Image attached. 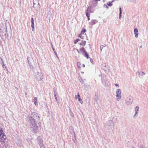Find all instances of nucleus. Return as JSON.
<instances>
[{"label":"nucleus","instance_id":"3c124183","mask_svg":"<svg viewBox=\"0 0 148 148\" xmlns=\"http://www.w3.org/2000/svg\"><path fill=\"white\" fill-rule=\"evenodd\" d=\"M104 21H104V22H105V23L106 22V21H105V20H104Z\"/></svg>","mask_w":148,"mask_h":148},{"label":"nucleus","instance_id":"5fc2aeb1","mask_svg":"<svg viewBox=\"0 0 148 148\" xmlns=\"http://www.w3.org/2000/svg\"><path fill=\"white\" fill-rule=\"evenodd\" d=\"M5 68H7L5 66Z\"/></svg>","mask_w":148,"mask_h":148},{"label":"nucleus","instance_id":"37998d69","mask_svg":"<svg viewBox=\"0 0 148 148\" xmlns=\"http://www.w3.org/2000/svg\"><path fill=\"white\" fill-rule=\"evenodd\" d=\"M2 63H3V64L2 65V66H3V68H4V66H4V64H3V62H2Z\"/></svg>","mask_w":148,"mask_h":148},{"label":"nucleus","instance_id":"79ce46f5","mask_svg":"<svg viewBox=\"0 0 148 148\" xmlns=\"http://www.w3.org/2000/svg\"><path fill=\"white\" fill-rule=\"evenodd\" d=\"M82 36V35L81 34H79V37H81Z\"/></svg>","mask_w":148,"mask_h":148},{"label":"nucleus","instance_id":"a18cd8bd","mask_svg":"<svg viewBox=\"0 0 148 148\" xmlns=\"http://www.w3.org/2000/svg\"><path fill=\"white\" fill-rule=\"evenodd\" d=\"M144 147L143 146H141L140 147V148H144Z\"/></svg>","mask_w":148,"mask_h":148},{"label":"nucleus","instance_id":"20e7f679","mask_svg":"<svg viewBox=\"0 0 148 148\" xmlns=\"http://www.w3.org/2000/svg\"><path fill=\"white\" fill-rule=\"evenodd\" d=\"M106 125L107 127L112 130V128L114 127V124L113 121L112 120H109L106 123Z\"/></svg>","mask_w":148,"mask_h":148},{"label":"nucleus","instance_id":"6e6552de","mask_svg":"<svg viewBox=\"0 0 148 148\" xmlns=\"http://www.w3.org/2000/svg\"><path fill=\"white\" fill-rule=\"evenodd\" d=\"M40 7L39 4H36V5L34 4L33 6V7L37 11H38L40 10Z\"/></svg>","mask_w":148,"mask_h":148},{"label":"nucleus","instance_id":"0eeeda50","mask_svg":"<svg viewBox=\"0 0 148 148\" xmlns=\"http://www.w3.org/2000/svg\"><path fill=\"white\" fill-rule=\"evenodd\" d=\"M6 136L5 135H3L0 137V143H1L2 144L5 143V141L6 140Z\"/></svg>","mask_w":148,"mask_h":148},{"label":"nucleus","instance_id":"1a4fd4ad","mask_svg":"<svg viewBox=\"0 0 148 148\" xmlns=\"http://www.w3.org/2000/svg\"><path fill=\"white\" fill-rule=\"evenodd\" d=\"M16 143L18 146L21 147L22 145V144L21 141L19 139H18L16 140Z\"/></svg>","mask_w":148,"mask_h":148},{"label":"nucleus","instance_id":"ddd939ff","mask_svg":"<svg viewBox=\"0 0 148 148\" xmlns=\"http://www.w3.org/2000/svg\"><path fill=\"white\" fill-rule=\"evenodd\" d=\"M119 18L120 19H121L122 16V9L121 7L119 8Z\"/></svg>","mask_w":148,"mask_h":148},{"label":"nucleus","instance_id":"9d476101","mask_svg":"<svg viewBox=\"0 0 148 148\" xmlns=\"http://www.w3.org/2000/svg\"><path fill=\"white\" fill-rule=\"evenodd\" d=\"M134 33L135 36L136 38H137L138 37V29L137 28H135L134 29Z\"/></svg>","mask_w":148,"mask_h":148},{"label":"nucleus","instance_id":"cd10ccee","mask_svg":"<svg viewBox=\"0 0 148 148\" xmlns=\"http://www.w3.org/2000/svg\"><path fill=\"white\" fill-rule=\"evenodd\" d=\"M52 49H53V51L55 54V55L56 56V57H58V56H57V53H56V52L55 51V49H54V48L52 47Z\"/></svg>","mask_w":148,"mask_h":148},{"label":"nucleus","instance_id":"423d86ee","mask_svg":"<svg viewBox=\"0 0 148 148\" xmlns=\"http://www.w3.org/2000/svg\"><path fill=\"white\" fill-rule=\"evenodd\" d=\"M34 75L38 80H40L42 78V75L41 73L38 72H36Z\"/></svg>","mask_w":148,"mask_h":148},{"label":"nucleus","instance_id":"de8ad7c7","mask_svg":"<svg viewBox=\"0 0 148 148\" xmlns=\"http://www.w3.org/2000/svg\"><path fill=\"white\" fill-rule=\"evenodd\" d=\"M82 66H83L84 67H85V64H83Z\"/></svg>","mask_w":148,"mask_h":148},{"label":"nucleus","instance_id":"6e6d98bb","mask_svg":"<svg viewBox=\"0 0 148 148\" xmlns=\"http://www.w3.org/2000/svg\"><path fill=\"white\" fill-rule=\"evenodd\" d=\"M15 88L16 89H17L16 87H15Z\"/></svg>","mask_w":148,"mask_h":148},{"label":"nucleus","instance_id":"58836bf2","mask_svg":"<svg viewBox=\"0 0 148 148\" xmlns=\"http://www.w3.org/2000/svg\"><path fill=\"white\" fill-rule=\"evenodd\" d=\"M77 97H78V98L80 97V96L79 93V92H78L77 93Z\"/></svg>","mask_w":148,"mask_h":148},{"label":"nucleus","instance_id":"603ef678","mask_svg":"<svg viewBox=\"0 0 148 148\" xmlns=\"http://www.w3.org/2000/svg\"><path fill=\"white\" fill-rule=\"evenodd\" d=\"M104 21H104V22H105V23L106 22V21H105V20H104Z\"/></svg>","mask_w":148,"mask_h":148},{"label":"nucleus","instance_id":"473e14b6","mask_svg":"<svg viewBox=\"0 0 148 148\" xmlns=\"http://www.w3.org/2000/svg\"><path fill=\"white\" fill-rule=\"evenodd\" d=\"M77 52L79 53H82V52H81V51H80V50L79 49V50H78L77 49Z\"/></svg>","mask_w":148,"mask_h":148},{"label":"nucleus","instance_id":"09e8293b","mask_svg":"<svg viewBox=\"0 0 148 148\" xmlns=\"http://www.w3.org/2000/svg\"><path fill=\"white\" fill-rule=\"evenodd\" d=\"M75 99H77V96L76 95H75Z\"/></svg>","mask_w":148,"mask_h":148},{"label":"nucleus","instance_id":"aec40b11","mask_svg":"<svg viewBox=\"0 0 148 148\" xmlns=\"http://www.w3.org/2000/svg\"><path fill=\"white\" fill-rule=\"evenodd\" d=\"M27 58V60L28 61V62L29 64V66H31V65L32 64H31V62H30L31 58L29 57H28Z\"/></svg>","mask_w":148,"mask_h":148},{"label":"nucleus","instance_id":"bb28decb","mask_svg":"<svg viewBox=\"0 0 148 148\" xmlns=\"http://www.w3.org/2000/svg\"><path fill=\"white\" fill-rule=\"evenodd\" d=\"M98 99V95H95V101H97V100Z\"/></svg>","mask_w":148,"mask_h":148},{"label":"nucleus","instance_id":"6ab92c4d","mask_svg":"<svg viewBox=\"0 0 148 148\" xmlns=\"http://www.w3.org/2000/svg\"><path fill=\"white\" fill-rule=\"evenodd\" d=\"M3 135H5L4 133L3 132V131L2 129L0 130V137L2 136Z\"/></svg>","mask_w":148,"mask_h":148},{"label":"nucleus","instance_id":"b1692460","mask_svg":"<svg viewBox=\"0 0 148 148\" xmlns=\"http://www.w3.org/2000/svg\"><path fill=\"white\" fill-rule=\"evenodd\" d=\"M113 2V1H112L111 2H109L108 3H107V5L109 6H111L112 5V3Z\"/></svg>","mask_w":148,"mask_h":148},{"label":"nucleus","instance_id":"f8f14e48","mask_svg":"<svg viewBox=\"0 0 148 148\" xmlns=\"http://www.w3.org/2000/svg\"><path fill=\"white\" fill-rule=\"evenodd\" d=\"M138 74V76L139 77L142 78L143 77V75H145V73L143 72H138L137 73Z\"/></svg>","mask_w":148,"mask_h":148},{"label":"nucleus","instance_id":"f704fd0d","mask_svg":"<svg viewBox=\"0 0 148 148\" xmlns=\"http://www.w3.org/2000/svg\"><path fill=\"white\" fill-rule=\"evenodd\" d=\"M32 27V31H34V26Z\"/></svg>","mask_w":148,"mask_h":148},{"label":"nucleus","instance_id":"7ed1b4c3","mask_svg":"<svg viewBox=\"0 0 148 148\" xmlns=\"http://www.w3.org/2000/svg\"><path fill=\"white\" fill-rule=\"evenodd\" d=\"M133 101V99L130 96L127 97L125 100V103L127 105H130L132 104Z\"/></svg>","mask_w":148,"mask_h":148},{"label":"nucleus","instance_id":"4d7b16f0","mask_svg":"<svg viewBox=\"0 0 148 148\" xmlns=\"http://www.w3.org/2000/svg\"><path fill=\"white\" fill-rule=\"evenodd\" d=\"M131 148H134V147H132Z\"/></svg>","mask_w":148,"mask_h":148},{"label":"nucleus","instance_id":"2eb2a0df","mask_svg":"<svg viewBox=\"0 0 148 148\" xmlns=\"http://www.w3.org/2000/svg\"><path fill=\"white\" fill-rule=\"evenodd\" d=\"M34 104L36 106L38 105V103H37V98L36 97H35L34 98Z\"/></svg>","mask_w":148,"mask_h":148},{"label":"nucleus","instance_id":"e433bc0d","mask_svg":"<svg viewBox=\"0 0 148 148\" xmlns=\"http://www.w3.org/2000/svg\"><path fill=\"white\" fill-rule=\"evenodd\" d=\"M54 97H55V98L56 97H56V95L55 94V91L54 88Z\"/></svg>","mask_w":148,"mask_h":148},{"label":"nucleus","instance_id":"7c9ffc66","mask_svg":"<svg viewBox=\"0 0 148 148\" xmlns=\"http://www.w3.org/2000/svg\"><path fill=\"white\" fill-rule=\"evenodd\" d=\"M86 29H84L82 30V31H81V33L82 34H84V33L86 32Z\"/></svg>","mask_w":148,"mask_h":148},{"label":"nucleus","instance_id":"a211bd4d","mask_svg":"<svg viewBox=\"0 0 148 148\" xmlns=\"http://www.w3.org/2000/svg\"><path fill=\"white\" fill-rule=\"evenodd\" d=\"M33 4L36 5V4H39L38 0H33Z\"/></svg>","mask_w":148,"mask_h":148},{"label":"nucleus","instance_id":"5701e85b","mask_svg":"<svg viewBox=\"0 0 148 148\" xmlns=\"http://www.w3.org/2000/svg\"><path fill=\"white\" fill-rule=\"evenodd\" d=\"M86 11V12H88L89 13L91 12V9L89 7H88V8H87V10Z\"/></svg>","mask_w":148,"mask_h":148},{"label":"nucleus","instance_id":"4468645a","mask_svg":"<svg viewBox=\"0 0 148 148\" xmlns=\"http://www.w3.org/2000/svg\"><path fill=\"white\" fill-rule=\"evenodd\" d=\"M96 21L95 20H93L91 21V22L89 23V24L91 25H93L96 24Z\"/></svg>","mask_w":148,"mask_h":148},{"label":"nucleus","instance_id":"f257e3e1","mask_svg":"<svg viewBox=\"0 0 148 148\" xmlns=\"http://www.w3.org/2000/svg\"><path fill=\"white\" fill-rule=\"evenodd\" d=\"M31 116L29 117V122L31 130L36 132V129L37 127L36 123V122H38L40 120L39 116L35 112H33L31 115Z\"/></svg>","mask_w":148,"mask_h":148},{"label":"nucleus","instance_id":"49530a36","mask_svg":"<svg viewBox=\"0 0 148 148\" xmlns=\"http://www.w3.org/2000/svg\"><path fill=\"white\" fill-rule=\"evenodd\" d=\"M87 18H88V20H89L90 19V18H89V16L88 17H87Z\"/></svg>","mask_w":148,"mask_h":148},{"label":"nucleus","instance_id":"a878e982","mask_svg":"<svg viewBox=\"0 0 148 148\" xmlns=\"http://www.w3.org/2000/svg\"><path fill=\"white\" fill-rule=\"evenodd\" d=\"M86 43V41H84L83 42H82L80 43V45H82L83 46H84Z\"/></svg>","mask_w":148,"mask_h":148},{"label":"nucleus","instance_id":"72a5a7b5","mask_svg":"<svg viewBox=\"0 0 148 148\" xmlns=\"http://www.w3.org/2000/svg\"><path fill=\"white\" fill-rule=\"evenodd\" d=\"M86 15L87 17L89 16L88 13L87 12H86Z\"/></svg>","mask_w":148,"mask_h":148},{"label":"nucleus","instance_id":"c756f323","mask_svg":"<svg viewBox=\"0 0 148 148\" xmlns=\"http://www.w3.org/2000/svg\"><path fill=\"white\" fill-rule=\"evenodd\" d=\"M78 99V101L80 102V103H83V101H82V99H81V98H80V97Z\"/></svg>","mask_w":148,"mask_h":148},{"label":"nucleus","instance_id":"8fccbe9b","mask_svg":"<svg viewBox=\"0 0 148 148\" xmlns=\"http://www.w3.org/2000/svg\"><path fill=\"white\" fill-rule=\"evenodd\" d=\"M131 1L132 2L134 1V0H131Z\"/></svg>","mask_w":148,"mask_h":148},{"label":"nucleus","instance_id":"c03bdc74","mask_svg":"<svg viewBox=\"0 0 148 148\" xmlns=\"http://www.w3.org/2000/svg\"><path fill=\"white\" fill-rule=\"evenodd\" d=\"M55 99H56V101H58V100H57V97H56V98H55Z\"/></svg>","mask_w":148,"mask_h":148},{"label":"nucleus","instance_id":"c9c22d12","mask_svg":"<svg viewBox=\"0 0 148 148\" xmlns=\"http://www.w3.org/2000/svg\"><path fill=\"white\" fill-rule=\"evenodd\" d=\"M115 85L116 87H119V85L118 84H115Z\"/></svg>","mask_w":148,"mask_h":148},{"label":"nucleus","instance_id":"ea45409f","mask_svg":"<svg viewBox=\"0 0 148 148\" xmlns=\"http://www.w3.org/2000/svg\"><path fill=\"white\" fill-rule=\"evenodd\" d=\"M29 140V145H30L32 144V142L30 140Z\"/></svg>","mask_w":148,"mask_h":148},{"label":"nucleus","instance_id":"13d9d810","mask_svg":"<svg viewBox=\"0 0 148 148\" xmlns=\"http://www.w3.org/2000/svg\"><path fill=\"white\" fill-rule=\"evenodd\" d=\"M0 148H1L0 147Z\"/></svg>","mask_w":148,"mask_h":148},{"label":"nucleus","instance_id":"39448f33","mask_svg":"<svg viewBox=\"0 0 148 148\" xmlns=\"http://www.w3.org/2000/svg\"><path fill=\"white\" fill-rule=\"evenodd\" d=\"M116 97H117L116 100L119 101L121 98V90L120 89L117 90L116 92Z\"/></svg>","mask_w":148,"mask_h":148},{"label":"nucleus","instance_id":"4be33fe9","mask_svg":"<svg viewBox=\"0 0 148 148\" xmlns=\"http://www.w3.org/2000/svg\"><path fill=\"white\" fill-rule=\"evenodd\" d=\"M105 79L107 81H108V79H107L106 78V76H105V77H102V78H101V80H102V82L103 83V84H104V82L103 80H104V79Z\"/></svg>","mask_w":148,"mask_h":148},{"label":"nucleus","instance_id":"f03ea898","mask_svg":"<svg viewBox=\"0 0 148 148\" xmlns=\"http://www.w3.org/2000/svg\"><path fill=\"white\" fill-rule=\"evenodd\" d=\"M36 141L40 148H45L43 145L42 138L41 136H38Z\"/></svg>","mask_w":148,"mask_h":148},{"label":"nucleus","instance_id":"2f4dec72","mask_svg":"<svg viewBox=\"0 0 148 148\" xmlns=\"http://www.w3.org/2000/svg\"><path fill=\"white\" fill-rule=\"evenodd\" d=\"M90 62L92 63V64H93V61L92 59V58H90Z\"/></svg>","mask_w":148,"mask_h":148},{"label":"nucleus","instance_id":"c85d7f7f","mask_svg":"<svg viewBox=\"0 0 148 148\" xmlns=\"http://www.w3.org/2000/svg\"><path fill=\"white\" fill-rule=\"evenodd\" d=\"M80 40V39H79V38H78V39H76V40H75V41H74V43H75V44H76V43L77 42H78V41H79V40Z\"/></svg>","mask_w":148,"mask_h":148},{"label":"nucleus","instance_id":"412c9836","mask_svg":"<svg viewBox=\"0 0 148 148\" xmlns=\"http://www.w3.org/2000/svg\"><path fill=\"white\" fill-rule=\"evenodd\" d=\"M31 23H32L31 27L34 26V19L33 18H31Z\"/></svg>","mask_w":148,"mask_h":148},{"label":"nucleus","instance_id":"a19ab883","mask_svg":"<svg viewBox=\"0 0 148 148\" xmlns=\"http://www.w3.org/2000/svg\"><path fill=\"white\" fill-rule=\"evenodd\" d=\"M70 114L71 116H72V117L73 116V114L72 113H71Z\"/></svg>","mask_w":148,"mask_h":148},{"label":"nucleus","instance_id":"4c0bfd02","mask_svg":"<svg viewBox=\"0 0 148 148\" xmlns=\"http://www.w3.org/2000/svg\"><path fill=\"white\" fill-rule=\"evenodd\" d=\"M103 47H102V46H100V49H101V51L102 49H103Z\"/></svg>","mask_w":148,"mask_h":148},{"label":"nucleus","instance_id":"9b49d317","mask_svg":"<svg viewBox=\"0 0 148 148\" xmlns=\"http://www.w3.org/2000/svg\"><path fill=\"white\" fill-rule=\"evenodd\" d=\"M139 107L138 106H136V107L135 109V114L134 115V117H135L138 114V112L139 111Z\"/></svg>","mask_w":148,"mask_h":148},{"label":"nucleus","instance_id":"864d4df0","mask_svg":"<svg viewBox=\"0 0 148 148\" xmlns=\"http://www.w3.org/2000/svg\"><path fill=\"white\" fill-rule=\"evenodd\" d=\"M140 47V48H141L142 47V46L141 45Z\"/></svg>","mask_w":148,"mask_h":148},{"label":"nucleus","instance_id":"393cba45","mask_svg":"<svg viewBox=\"0 0 148 148\" xmlns=\"http://www.w3.org/2000/svg\"><path fill=\"white\" fill-rule=\"evenodd\" d=\"M77 67L79 68H81V63L79 62H78L77 63Z\"/></svg>","mask_w":148,"mask_h":148},{"label":"nucleus","instance_id":"dca6fc26","mask_svg":"<svg viewBox=\"0 0 148 148\" xmlns=\"http://www.w3.org/2000/svg\"><path fill=\"white\" fill-rule=\"evenodd\" d=\"M80 51L82 52L83 54L86 51L85 50L84 47H82L80 49Z\"/></svg>","mask_w":148,"mask_h":148},{"label":"nucleus","instance_id":"f3484780","mask_svg":"<svg viewBox=\"0 0 148 148\" xmlns=\"http://www.w3.org/2000/svg\"><path fill=\"white\" fill-rule=\"evenodd\" d=\"M83 54L88 59L89 58L88 55L86 51Z\"/></svg>","mask_w":148,"mask_h":148}]
</instances>
